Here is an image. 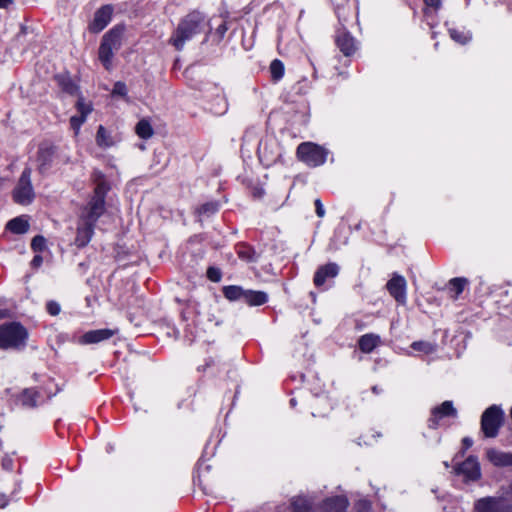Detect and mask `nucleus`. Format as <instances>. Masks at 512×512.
I'll list each match as a JSON object with an SVG mask.
<instances>
[{"label":"nucleus","mask_w":512,"mask_h":512,"mask_svg":"<svg viewBox=\"0 0 512 512\" xmlns=\"http://www.w3.org/2000/svg\"><path fill=\"white\" fill-rule=\"evenodd\" d=\"M92 178L95 183L94 195L80 215L75 238V245L78 248L85 247L90 242L94 225L105 211V197L110 189L102 172L94 171Z\"/></svg>","instance_id":"obj_1"},{"label":"nucleus","mask_w":512,"mask_h":512,"mask_svg":"<svg viewBox=\"0 0 512 512\" xmlns=\"http://www.w3.org/2000/svg\"><path fill=\"white\" fill-rule=\"evenodd\" d=\"M204 18L200 13L189 14L181 21L174 35L171 37V43L177 50H181L186 41L202 31Z\"/></svg>","instance_id":"obj_2"},{"label":"nucleus","mask_w":512,"mask_h":512,"mask_svg":"<svg viewBox=\"0 0 512 512\" xmlns=\"http://www.w3.org/2000/svg\"><path fill=\"white\" fill-rule=\"evenodd\" d=\"M27 337V330L19 323H9L0 326L1 349L22 348L25 346Z\"/></svg>","instance_id":"obj_3"},{"label":"nucleus","mask_w":512,"mask_h":512,"mask_svg":"<svg viewBox=\"0 0 512 512\" xmlns=\"http://www.w3.org/2000/svg\"><path fill=\"white\" fill-rule=\"evenodd\" d=\"M122 29L113 28L107 32L101 41L99 47V59L103 66L109 70L112 67V58L114 52L121 46Z\"/></svg>","instance_id":"obj_4"},{"label":"nucleus","mask_w":512,"mask_h":512,"mask_svg":"<svg viewBox=\"0 0 512 512\" xmlns=\"http://www.w3.org/2000/svg\"><path fill=\"white\" fill-rule=\"evenodd\" d=\"M329 151L313 142H303L297 147V157L309 167L323 165L328 157Z\"/></svg>","instance_id":"obj_5"},{"label":"nucleus","mask_w":512,"mask_h":512,"mask_svg":"<svg viewBox=\"0 0 512 512\" xmlns=\"http://www.w3.org/2000/svg\"><path fill=\"white\" fill-rule=\"evenodd\" d=\"M504 421V411L500 406L488 407L481 416V432L487 438L497 436Z\"/></svg>","instance_id":"obj_6"},{"label":"nucleus","mask_w":512,"mask_h":512,"mask_svg":"<svg viewBox=\"0 0 512 512\" xmlns=\"http://www.w3.org/2000/svg\"><path fill=\"white\" fill-rule=\"evenodd\" d=\"M31 169L25 168L13 191V199L20 205H29L34 197V189L31 183Z\"/></svg>","instance_id":"obj_7"},{"label":"nucleus","mask_w":512,"mask_h":512,"mask_svg":"<svg viewBox=\"0 0 512 512\" xmlns=\"http://www.w3.org/2000/svg\"><path fill=\"white\" fill-rule=\"evenodd\" d=\"M258 154L260 161L265 166H271L282 157V148L275 139H267L260 143Z\"/></svg>","instance_id":"obj_8"},{"label":"nucleus","mask_w":512,"mask_h":512,"mask_svg":"<svg viewBox=\"0 0 512 512\" xmlns=\"http://www.w3.org/2000/svg\"><path fill=\"white\" fill-rule=\"evenodd\" d=\"M475 512H512L503 493L499 497H484L476 501Z\"/></svg>","instance_id":"obj_9"},{"label":"nucleus","mask_w":512,"mask_h":512,"mask_svg":"<svg viewBox=\"0 0 512 512\" xmlns=\"http://www.w3.org/2000/svg\"><path fill=\"white\" fill-rule=\"evenodd\" d=\"M457 410L452 401H444L431 409L430 417L428 418V427L436 429L439 427L441 420L446 417H456Z\"/></svg>","instance_id":"obj_10"},{"label":"nucleus","mask_w":512,"mask_h":512,"mask_svg":"<svg viewBox=\"0 0 512 512\" xmlns=\"http://www.w3.org/2000/svg\"><path fill=\"white\" fill-rule=\"evenodd\" d=\"M339 273V267L335 263H328L320 266L314 275V285L318 288L326 290L329 285H326L333 280Z\"/></svg>","instance_id":"obj_11"},{"label":"nucleus","mask_w":512,"mask_h":512,"mask_svg":"<svg viewBox=\"0 0 512 512\" xmlns=\"http://www.w3.org/2000/svg\"><path fill=\"white\" fill-rule=\"evenodd\" d=\"M387 290L390 295L399 303L406 304L407 282L403 276L395 275L387 282Z\"/></svg>","instance_id":"obj_12"},{"label":"nucleus","mask_w":512,"mask_h":512,"mask_svg":"<svg viewBox=\"0 0 512 512\" xmlns=\"http://www.w3.org/2000/svg\"><path fill=\"white\" fill-rule=\"evenodd\" d=\"M113 9L111 6L106 5L98 9L92 22L89 25L91 32L99 33L102 31L111 21Z\"/></svg>","instance_id":"obj_13"},{"label":"nucleus","mask_w":512,"mask_h":512,"mask_svg":"<svg viewBox=\"0 0 512 512\" xmlns=\"http://www.w3.org/2000/svg\"><path fill=\"white\" fill-rule=\"evenodd\" d=\"M118 333V329H97V330H90L86 333H84L79 338L80 344H96L104 340H108L111 337H113L115 334Z\"/></svg>","instance_id":"obj_14"},{"label":"nucleus","mask_w":512,"mask_h":512,"mask_svg":"<svg viewBox=\"0 0 512 512\" xmlns=\"http://www.w3.org/2000/svg\"><path fill=\"white\" fill-rule=\"evenodd\" d=\"M349 501L345 496H334L325 499L318 507V512H345Z\"/></svg>","instance_id":"obj_15"},{"label":"nucleus","mask_w":512,"mask_h":512,"mask_svg":"<svg viewBox=\"0 0 512 512\" xmlns=\"http://www.w3.org/2000/svg\"><path fill=\"white\" fill-rule=\"evenodd\" d=\"M76 107L79 115H75L70 118V125L74 130L75 135H78L81 125L86 121L87 116L92 111V106L90 103H86L83 99H79Z\"/></svg>","instance_id":"obj_16"},{"label":"nucleus","mask_w":512,"mask_h":512,"mask_svg":"<svg viewBox=\"0 0 512 512\" xmlns=\"http://www.w3.org/2000/svg\"><path fill=\"white\" fill-rule=\"evenodd\" d=\"M459 474L466 476L468 480H477L480 477V467L478 462L469 456L465 461L459 464L457 468Z\"/></svg>","instance_id":"obj_17"},{"label":"nucleus","mask_w":512,"mask_h":512,"mask_svg":"<svg viewBox=\"0 0 512 512\" xmlns=\"http://www.w3.org/2000/svg\"><path fill=\"white\" fill-rule=\"evenodd\" d=\"M54 157V148L49 145H41L37 152V165L40 172H45L51 165Z\"/></svg>","instance_id":"obj_18"},{"label":"nucleus","mask_w":512,"mask_h":512,"mask_svg":"<svg viewBox=\"0 0 512 512\" xmlns=\"http://www.w3.org/2000/svg\"><path fill=\"white\" fill-rule=\"evenodd\" d=\"M487 457L495 466L512 468V453L503 450H487Z\"/></svg>","instance_id":"obj_19"},{"label":"nucleus","mask_w":512,"mask_h":512,"mask_svg":"<svg viewBox=\"0 0 512 512\" xmlns=\"http://www.w3.org/2000/svg\"><path fill=\"white\" fill-rule=\"evenodd\" d=\"M337 46L345 56L352 55L357 49L354 38L348 33H342L337 37Z\"/></svg>","instance_id":"obj_20"},{"label":"nucleus","mask_w":512,"mask_h":512,"mask_svg":"<svg viewBox=\"0 0 512 512\" xmlns=\"http://www.w3.org/2000/svg\"><path fill=\"white\" fill-rule=\"evenodd\" d=\"M268 295L263 291L245 290L243 301L250 306H260L266 303Z\"/></svg>","instance_id":"obj_21"},{"label":"nucleus","mask_w":512,"mask_h":512,"mask_svg":"<svg viewBox=\"0 0 512 512\" xmlns=\"http://www.w3.org/2000/svg\"><path fill=\"white\" fill-rule=\"evenodd\" d=\"M380 344V337L376 334H365L360 337L358 345L363 353H370Z\"/></svg>","instance_id":"obj_22"},{"label":"nucleus","mask_w":512,"mask_h":512,"mask_svg":"<svg viewBox=\"0 0 512 512\" xmlns=\"http://www.w3.org/2000/svg\"><path fill=\"white\" fill-rule=\"evenodd\" d=\"M6 228L15 234H24L29 229V222L25 216H19L10 220Z\"/></svg>","instance_id":"obj_23"},{"label":"nucleus","mask_w":512,"mask_h":512,"mask_svg":"<svg viewBox=\"0 0 512 512\" xmlns=\"http://www.w3.org/2000/svg\"><path fill=\"white\" fill-rule=\"evenodd\" d=\"M293 512H318V508H314L312 503L305 497H294L291 501Z\"/></svg>","instance_id":"obj_24"},{"label":"nucleus","mask_w":512,"mask_h":512,"mask_svg":"<svg viewBox=\"0 0 512 512\" xmlns=\"http://www.w3.org/2000/svg\"><path fill=\"white\" fill-rule=\"evenodd\" d=\"M96 143L101 148H109L114 145L112 137L103 126H99L97 130Z\"/></svg>","instance_id":"obj_25"},{"label":"nucleus","mask_w":512,"mask_h":512,"mask_svg":"<svg viewBox=\"0 0 512 512\" xmlns=\"http://www.w3.org/2000/svg\"><path fill=\"white\" fill-rule=\"evenodd\" d=\"M244 289L240 286L230 285L223 288L224 296L230 301L243 300Z\"/></svg>","instance_id":"obj_26"},{"label":"nucleus","mask_w":512,"mask_h":512,"mask_svg":"<svg viewBox=\"0 0 512 512\" xmlns=\"http://www.w3.org/2000/svg\"><path fill=\"white\" fill-rule=\"evenodd\" d=\"M467 284L465 278H453L449 281L448 289L453 298H457L464 290Z\"/></svg>","instance_id":"obj_27"},{"label":"nucleus","mask_w":512,"mask_h":512,"mask_svg":"<svg viewBox=\"0 0 512 512\" xmlns=\"http://www.w3.org/2000/svg\"><path fill=\"white\" fill-rule=\"evenodd\" d=\"M449 34H450V37L455 42H457L459 44H466L472 38V34L470 33V31L465 30V29L458 30V29H455V28H450L449 29Z\"/></svg>","instance_id":"obj_28"},{"label":"nucleus","mask_w":512,"mask_h":512,"mask_svg":"<svg viewBox=\"0 0 512 512\" xmlns=\"http://www.w3.org/2000/svg\"><path fill=\"white\" fill-rule=\"evenodd\" d=\"M136 133L140 138L148 139L153 135V129L150 123L143 119L136 125Z\"/></svg>","instance_id":"obj_29"},{"label":"nucleus","mask_w":512,"mask_h":512,"mask_svg":"<svg viewBox=\"0 0 512 512\" xmlns=\"http://www.w3.org/2000/svg\"><path fill=\"white\" fill-rule=\"evenodd\" d=\"M270 72L274 81H279L284 76V65L283 63L275 59L270 64Z\"/></svg>","instance_id":"obj_30"},{"label":"nucleus","mask_w":512,"mask_h":512,"mask_svg":"<svg viewBox=\"0 0 512 512\" xmlns=\"http://www.w3.org/2000/svg\"><path fill=\"white\" fill-rule=\"evenodd\" d=\"M37 392L33 389H25L21 396L20 401L25 406H34L36 404Z\"/></svg>","instance_id":"obj_31"},{"label":"nucleus","mask_w":512,"mask_h":512,"mask_svg":"<svg viewBox=\"0 0 512 512\" xmlns=\"http://www.w3.org/2000/svg\"><path fill=\"white\" fill-rule=\"evenodd\" d=\"M411 348L424 354H431L435 351V345L426 341H416L411 344Z\"/></svg>","instance_id":"obj_32"},{"label":"nucleus","mask_w":512,"mask_h":512,"mask_svg":"<svg viewBox=\"0 0 512 512\" xmlns=\"http://www.w3.org/2000/svg\"><path fill=\"white\" fill-rule=\"evenodd\" d=\"M31 248L34 252L38 253L44 251L46 248V239L41 235L35 236L32 239Z\"/></svg>","instance_id":"obj_33"},{"label":"nucleus","mask_w":512,"mask_h":512,"mask_svg":"<svg viewBox=\"0 0 512 512\" xmlns=\"http://www.w3.org/2000/svg\"><path fill=\"white\" fill-rule=\"evenodd\" d=\"M371 507V502L366 499H360L354 505L356 512H370Z\"/></svg>","instance_id":"obj_34"},{"label":"nucleus","mask_w":512,"mask_h":512,"mask_svg":"<svg viewBox=\"0 0 512 512\" xmlns=\"http://www.w3.org/2000/svg\"><path fill=\"white\" fill-rule=\"evenodd\" d=\"M425 10L424 13L426 16L429 15V10L433 9L435 11L439 10L442 6V0H424Z\"/></svg>","instance_id":"obj_35"},{"label":"nucleus","mask_w":512,"mask_h":512,"mask_svg":"<svg viewBox=\"0 0 512 512\" xmlns=\"http://www.w3.org/2000/svg\"><path fill=\"white\" fill-rule=\"evenodd\" d=\"M221 271L216 267H209L207 270V277L212 282H219L221 280Z\"/></svg>","instance_id":"obj_36"},{"label":"nucleus","mask_w":512,"mask_h":512,"mask_svg":"<svg viewBox=\"0 0 512 512\" xmlns=\"http://www.w3.org/2000/svg\"><path fill=\"white\" fill-rule=\"evenodd\" d=\"M238 256L242 260L249 262L253 260V252L248 247H241L238 250Z\"/></svg>","instance_id":"obj_37"},{"label":"nucleus","mask_w":512,"mask_h":512,"mask_svg":"<svg viewBox=\"0 0 512 512\" xmlns=\"http://www.w3.org/2000/svg\"><path fill=\"white\" fill-rule=\"evenodd\" d=\"M112 95L117 96H126L127 95V87L123 82H116L114 84Z\"/></svg>","instance_id":"obj_38"},{"label":"nucleus","mask_w":512,"mask_h":512,"mask_svg":"<svg viewBox=\"0 0 512 512\" xmlns=\"http://www.w3.org/2000/svg\"><path fill=\"white\" fill-rule=\"evenodd\" d=\"M60 305L57 302L50 301L47 303V311L50 315L56 316L60 313Z\"/></svg>","instance_id":"obj_39"},{"label":"nucleus","mask_w":512,"mask_h":512,"mask_svg":"<svg viewBox=\"0 0 512 512\" xmlns=\"http://www.w3.org/2000/svg\"><path fill=\"white\" fill-rule=\"evenodd\" d=\"M218 209V205L215 204V203H206L204 204L201 209H200V212L201 213H214L215 211H217Z\"/></svg>","instance_id":"obj_40"},{"label":"nucleus","mask_w":512,"mask_h":512,"mask_svg":"<svg viewBox=\"0 0 512 512\" xmlns=\"http://www.w3.org/2000/svg\"><path fill=\"white\" fill-rule=\"evenodd\" d=\"M502 493H503L506 501L511 506V511H512V482L506 488L503 489Z\"/></svg>","instance_id":"obj_41"},{"label":"nucleus","mask_w":512,"mask_h":512,"mask_svg":"<svg viewBox=\"0 0 512 512\" xmlns=\"http://www.w3.org/2000/svg\"><path fill=\"white\" fill-rule=\"evenodd\" d=\"M316 214L318 217L322 218L325 215V209L320 199L315 200Z\"/></svg>","instance_id":"obj_42"},{"label":"nucleus","mask_w":512,"mask_h":512,"mask_svg":"<svg viewBox=\"0 0 512 512\" xmlns=\"http://www.w3.org/2000/svg\"><path fill=\"white\" fill-rule=\"evenodd\" d=\"M321 401H323L324 404H325V411L323 413H318V415L319 416H324L331 409V403H330V401L328 400V398L326 396L322 397ZM312 415L313 416H317V414L315 412H313Z\"/></svg>","instance_id":"obj_43"},{"label":"nucleus","mask_w":512,"mask_h":512,"mask_svg":"<svg viewBox=\"0 0 512 512\" xmlns=\"http://www.w3.org/2000/svg\"><path fill=\"white\" fill-rule=\"evenodd\" d=\"M220 101H221V106L215 110V113L223 114L227 110V102L223 96L220 98Z\"/></svg>","instance_id":"obj_44"},{"label":"nucleus","mask_w":512,"mask_h":512,"mask_svg":"<svg viewBox=\"0 0 512 512\" xmlns=\"http://www.w3.org/2000/svg\"><path fill=\"white\" fill-rule=\"evenodd\" d=\"M43 258L40 255H35L34 258L31 261V265L34 268H38L42 265Z\"/></svg>","instance_id":"obj_45"},{"label":"nucleus","mask_w":512,"mask_h":512,"mask_svg":"<svg viewBox=\"0 0 512 512\" xmlns=\"http://www.w3.org/2000/svg\"><path fill=\"white\" fill-rule=\"evenodd\" d=\"M2 466L4 469H10L12 467V459L8 457H4L2 459Z\"/></svg>","instance_id":"obj_46"},{"label":"nucleus","mask_w":512,"mask_h":512,"mask_svg":"<svg viewBox=\"0 0 512 512\" xmlns=\"http://www.w3.org/2000/svg\"><path fill=\"white\" fill-rule=\"evenodd\" d=\"M12 3L13 0H0V8L7 9Z\"/></svg>","instance_id":"obj_47"},{"label":"nucleus","mask_w":512,"mask_h":512,"mask_svg":"<svg viewBox=\"0 0 512 512\" xmlns=\"http://www.w3.org/2000/svg\"><path fill=\"white\" fill-rule=\"evenodd\" d=\"M463 444L466 446V447H470L473 445V440L471 438H468V437H465L463 439Z\"/></svg>","instance_id":"obj_48"},{"label":"nucleus","mask_w":512,"mask_h":512,"mask_svg":"<svg viewBox=\"0 0 512 512\" xmlns=\"http://www.w3.org/2000/svg\"><path fill=\"white\" fill-rule=\"evenodd\" d=\"M372 391H373V393H375V394H379V393H381V392H382V389H379V388H378V386H373V387H372Z\"/></svg>","instance_id":"obj_49"},{"label":"nucleus","mask_w":512,"mask_h":512,"mask_svg":"<svg viewBox=\"0 0 512 512\" xmlns=\"http://www.w3.org/2000/svg\"><path fill=\"white\" fill-rule=\"evenodd\" d=\"M7 315L4 309H0V319L4 318Z\"/></svg>","instance_id":"obj_50"},{"label":"nucleus","mask_w":512,"mask_h":512,"mask_svg":"<svg viewBox=\"0 0 512 512\" xmlns=\"http://www.w3.org/2000/svg\"><path fill=\"white\" fill-rule=\"evenodd\" d=\"M290 404H291V406H295V405H296V401H295V399H293V398H292V399L290 400Z\"/></svg>","instance_id":"obj_51"},{"label":"nucleus","mask_w":512,"mask_h":512,"mask_svg":"<svg viewBox=\"0 0 512 512\" xmlns=\"http://www.w3.org/2000/svg\"><path fill=\"white\" fill-rule=\"evenodd\" d=\"M66 90H67L68 92H72V87H69V88L67 87V88H66Z\"/></svg>","instance_id":"obj_52"},{"label":"nucleus","mask_w":512,"mask_h":512,"mask_svg":"<svg viewBox=\"0 0 512 512\" xmlns=\"http://www.w3.org/2000/svg\"><path fill=\"white\" fill-rule=\"evenodd\" d=\"M4 506V503H0V507H3Z\"/></svg>","instance_id":"obj_53"}]
</instances>
